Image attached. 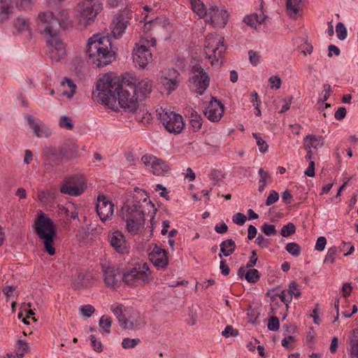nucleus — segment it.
<instances>
[{
	"label": "nucleus",
	"mask_w": 358,
	"mask_h": 358,
	"mask_svg": "<svg viewBox=\"0 0 358 358\" xmlns=\"http://www.w3.org/2000/svg\"><path fill=\"white\" fill-rule=\"evenodd\" d=\"M232 220L236 224L243 225L247 220V217L243 213H237L235 215H234Z\"/></svg>",
	"instance_id": "obj_60"
},
{
	"label": "nucleus",
	"mask_w": 358,
	"mask_h": 358,
	"mask_svg": "<svg viewBox=\"0 0 358 358\" xmlns=\"http://www.w3.org/2000/svg\"><path fill=\"white\" fill-rule=\"evenodd\" d=\"M279 199L278 193L275 190H271L266 200V206H269L275 203Z\"/></svg>",
	"instance_id": "obj_59"
},
{
	"label": "nucleus",
	"mask_w": 358,
	"mask_h": 358,
	"mask_svg": "<svg viewBox=\"0 0 358 358\" xmlns=\"http://www.w3.org/2000/svg\"><path fill=\"white\" fill-rule=\"evenodd\" d=\"M138 99L146 98L152 92V81L148 78L143 79L134 86Z\"/></svg>",
	"instance_id": "obj_26"
},
{
	"label": "nucleus",
	"mask_w": 358,
	"mask_h": 358,
	"mask_svg": "<svg viewBox=\"0 0 358 358\" xmlns=\"http://www.w3.org/2000/svg\"><path fill=\"white\" fill-rule=\"evenodd\" d=\"M14 27L18 32L22 33L27 31L29 35H31L29 22L27 19L23 17H17L15 20Z\"/></svg>",
	"instance_id": "obj_38"
},
{
	"label": "nucleus",
	"mask_w": 358,
	"mask_h": 358,
	"mask_svg": "<svg viewBox=\"0 0 358 358\" xmlns=\"http://www.w3.org/2000/svg\"><path fill=\"white\" fill-rule=\"evenodd\" d=\"M152 53L145 45L136 43L133 49V60L141 68L145 67L152 61Z\"/></svg>",
	"instance_id": "obj_21"
},
{
	"label": "nucleus",
	"mask_w": 358,
	"mask_h": 358,
	"mask_svg": "<svg viewBox=\"0 0 358 358\" xmlns=\"http://www.w3.org/2000/svg\"><path fill=\"white\" fill-rule=\"evenodd\" d=\"M110 42L108 37L95 34L88 39L86 55L88 61L97 67L105 66L115 59V52L109 48Z\"/></svg>",
	"instance_id": "obj_1"
},
{
	"label": "nucleus",
	"mask_w": 358,
	"mask_h": 358,
	"mask_svg": "<svg viewBox=\"0 0 358 358\" xmlns=\"http://www.w3.org/2000/svg\"><path fill=\"white\" fill-rule=\"evenodd\" d=\"M271 87V88H275L279 89L281 85V79L278 76H271L268 80Z\"/></svg>",
	"instance_id": "obj_63"
},
{
	"label": "nucleus",
	"mask_w": 358,
	"mask_h": 358,
	"mask_svg": "<svg viewBox=\"0 0 358 358\" xmlns=\"http://www.w3.org/2000/svg\"><path fill=\"white\" fill-rule=\"evenodd\" d=\"M263 233L266 236H271L276 233L275 227L273 224L264 223L261 228Z\"/></svg>",
	"instance_id": "obj_57"
},
{
	"label": "nucleus",
	"mask_w": 358,
	"mask_h": 358,
	"mask_svg": "<svg viewBox=\"0 0 358 358\" xmlns=\"http://www.w3.org/2000/svg\"><path fill=\"white\" fill-rule=\"evenodd\" d=\"M123 87L120 78L115 74L106 73L96 83L97 97L102 103L112 107L117 101V94Z\"/></svg>",
	"instance_id": "obj_2"
},
{
	"label": "nucleus",
	"mask_w": 358,
	"mask_h": 358,
	"mask_svg": "<svg viewBox=\"0 0 358 358\" xmlns=\"http://www.w3.org/2000/svg\"><path fill=\"white\" fill-rule=\"evenodd\" d=\"M265 19V16L263 14L258 15L257 13H252L247 15L244 17V22L252 27H256L257 24H262Z\"/></svg>",
	"instance_id": "obj_37"
},
{
	"label": "nucleus",
	"mask_w": 358,
	"mask_h": 358,
	"mask_svg": "<svg viewBox=\"0 0 358 358\" xmlns=\"http://www.w3.org/2000/svg\"><path fill=\"white\" fill-rule=\"evenodd\" d=\"M189 124L193 131H197L202 127V117L196 112L194 111L189 116Z\"/></svg>",
	"instance_id": "obj_40"
},
{
	"label": "nucleus",
	"mask_w": 358,
	"mask_h": 358,
	"mask_svg": "<svg viewBox=\"0 0 358 358\" xmlns=\"http://www.w3.org/2000/svg\"><path fill=\"white\" fill-rule=\"evenodd\" d=\"M236 248L235 242L232 239H227L220 243V253L219 257L222 258V255L228 257L234 253Z\"/></svg>",
	"instance_id": "obj_30"
},
{
	"label": "nucleus",
	"mask_w": 358,
	"mask_h": 358,
	"mask_svg": "<svg viewBox=\"0 0 358 358\" xmlns=\"http://www.w3.org/2000/svg\"><path fill=\"white\" fill-rule=\"evenodd\" d=\"M286 250L293 256L298 257L300 254V246L296 243H289L286 245Z\"/></svg>",
	"instance_id": "obj_49"
},
{
	"label": "nucleus",
	"mask_w": 358,
	"mask_h": 358,
	"mask_svg": "<svg viewBox=\"0 0 358 358\" xmlns=\"http://www.w3.org/2000/svg\"><path fill=\"white\" fill-rule=\"evenodd\" d=\"M180 83V80L167 79V77H161V83L167 90L168 94H171L173 91L176 90Z\"/></svg>",
	"instance_id": "obj_39"
},
{
	"label": "nucleus",
	"mask_w": 358,
	"mask_h": 358,
	"mask_svg": "<svg viewBox=\"0 0 358 358\" xmlns=\"http://www.w3.org/2000/svg\"><path fill=\"white\" fill-rule=\"evenodd\" d=\"M338 250L336 247H331L328 249L327 255L324 258V263L334 264Z\"/></svg>",
	"instance_id": "obj_44"
},
{
	"label": "nucleus",
	"mask_w": 358,
	"mask_h": 358,
	"mask_svg": "<svg viewBox=\"0 0 358 358\" xmlns=\"http://www.w3.org/2000/svg\"><path fill=\"white\" fill-rule=\"evenodd\" d=\"M153 280L148 264L136 262L128 266L122 274V281L130 287L144 286Z\"/></svg>",
	"instance_id": "obj_4"
},
{
	"label": "nucleus",
	"mask_w": 358,
	"mask_h": 358,
	"mask_svg": "<svg viewBox=\"0 0 358 358\" xmlns=\"http://www.w3.org/2000/svg\"><path fill=\"white\" fill-rule=\"evenodd\" d=\"M37 196L40 203L46 204L55 198V192L51 189L38 190Z\"/></svg>",
	"instance_id": "obj_36"
},
{
	"label": "nucleus",
	"mask_w": 358,
	"mask_h": 358,
	"mask_svg": "<svg viewBox=\"0 0 358 358\" xmlns=\"http://www.w3.org/2000/svg\"><path fill=\"white\" fill-rule=\"evenodd\" d=\"M252 136L256 140L259 152H266L268 148L267 143L258 134L253 133Z\"/></svg>",
	"instance_id": "obj_43"
},
{
	"label": "nucleus",
	"mask_w": 358,
	"mask_h": 358,
	"mask_svg": "<svg viewBox=\"0 0 358 358\" xmlns=\"http://www.w3.org/2000/svg\"><path fill=\"white\" fill-rule=\"evenodd\" d=\"M296 231V227L293 223H288L282 227L280 231V234L283 237H288L294 234Z\"/></svg>",
	"instance_id": "obj_45"
},
{
	"label": "nucleus",
	"mask_w": 358,
	"mask_h": 358,
	"mask_svg": "<svg viewBox=\"0 0 358 358\" xmlns=\"http://www.w3.org/2000/svg\"><path fill=\"white\" fill-rule=\"evenodd\" d=\"M222 334L225 337L236 336L238 335V331L234 329L231 326H227Z\"/></svg>",
	"instance_id": "obj_64"
},
{
	"label": "nucleus",
	"mask_w": 358,
	"mask_h": 358,
	"mask_svg": "<svg viewBox=\"0 0 358 358\" xmlns=\"http://www.w3.org/2000/svg\"><path fill=\"white\" fill-rule=\"evenodd\" d=\"M268 329L271 331H275L278 330L280 327V322L277 317L271 316L268 322Z\"/></svg>",
	"instance_id": "obj_55"
},
{
	"label": "nucleus",
	"mask_w": 358,
	"mask_h": 358,
	"mask_svg": "<svg viewBox=\"0 0 358 358\" xmlns=\"http://www.w3.org/2000/svg\"><path fill=\"white\" fill-rule=\"evenodd\" d=\"M149 259L158 269H164L169 265V258L166 250L157 245H152Z\"/></svg>",
	"instance_id": "obj_18"
},
{
	"label": "nucleus",
	"mask_w": 358,
	"mask_h": 358,
	"mask_svg": "<svg viewBox=\"0 0 358 358\" xmlns=\"http://www.w3.org/2000/svg\"><path fill=\"white\" fill-rule=\"evenodd\" d=\"M61 85L63 87L62 94L68 98H71L76 93V85L70 79L64 78L61 83Z\"/></svg>",
	"instance_id": "obj_34"
},
{
	"label": "nucleus",
	"mask_w": 358,
	"mask_h": 358,
	"mask_svg": "<svg viewBox=\"0 0 358 358\" xmlns=\"http://www.w3.org/2000/svg\"><path fill=\"white\" fill-rule=\"evenodd\" d=\"M159 118L165 129L170 133L178 134L184 129L185 122L182 117L173 111L161 108V112H159Z\"/></svg>",
	"instance_id": "obj_9"
},
{
	"label": "nucleus",
	"mask_w": 358,
	"mask_h": 358,
	"mask_svg": "<svg viewBox=\"0 0 358 358\" xmlns=\"http://www.w3.org/2000/svg\"><path fill=\"white\" fill-rule=\"evenodd\" d=\"M337 37L340 40H344L347 36V29L343 22H338L336 26Z\"/></svg>",
	"instance_id": "obj_52"
},
{
	"label": "nucleus",
	"mask_w": 358,
	"mask_h": 358,
	"mask_svg": "<svg viewBox=\"0 0 358 358\" xmlns=\"http://www.w3.org/2000/svg\"><path fill=\"white\" fill-rule=\"evenodd\" d=\"M124 316V319L120 324L122 328L131 329L141 326V319L138 313L127 308L125 309Z\"/></svg>",
	"instance_id": "obj_24"
},
{
	"label": "nucleus",
	"mask_w": 358,
	"mask_h": 358,
	"mask_svg": "<svg viewBox=\"0 0 358 358\" xmlns=\"http://www.w3.org/2000/svg\"><path fill=\"white\" fill-rule=\"evenodd\" d=\"M138 338H125L122 342V345L124 349L133 348L140 343Z\"/></svg>",
	"instance_id": "obj_50"
},
{
	"label": "nucleus",
	"mask_w": 358,
	"mask_h": 358,
	"mask_svg": "<svg viewBox=\"0 0 358 358\" xmlns=\"http://www.w3.org/2000/svg\"><path fill=\"white\" fill-rule=\"evenodd\" d=\"M304 143L306 149H317L323 145V141L321 136H316L315 135H308L304 138Z\"/></svg>",
	"instance_id": "obj_32"
},
{
	"label": "nucleus",
	"mask_w": 358,
	"mask_h": 358,
	"mask_svg": "<svg viewBox=\"0 0 358 358\" xmlns=\"http://www.w3.org/2000/svg\"><path fill=\"white\" fill-rule=\"evenodd\" d=\"M94 283V279L90 274L79 273L75 281V285L80 287H90Z\"/></svg>",
	"instance_id": "obj_35"
},
{
	"label": "nucleus",
	"mask_w": 358,
	"mask_h": 358,
	"mask_svg": "<svg viewBox=\"0 0 358 358\" xmlns=\"http://www.w3.org/2000/svg\"><path fill=\"white\" fill-rule=\"evenodd\" d=\"M13 4L11 1L0 0V23L7 20L12 13Z\"/></svg>",
	"instance_id": "obj_31"
},
{
	"label": "nucleus",
	"mask_w": 358,
	"mask_h": 358,
	"mask_svg": "<svg viewBox=\"0 0 358 358\" xmlns=\"http://www.w3.org/2000/svg\"><path fill=\"white\" fill-rule=\"evenodd\" d=\"M192 10L199 16L200 18H205L208 15V11L204 3L201 0H189Z\"/></svg>",
	"instance_id": "obj_33"
},
{
	"label": "nucleus",
	"mask_w": 358,
	"mask_h": 358,
	"mask_svg": "<svg viewBox=\"0 0 358 358\" xmlns=\"http://www.w3.org/2000/svg\"><path fill=\"white\" fill-rule=\"evenodd\" d=\"M248 55L250 63L254 66L257 65L260 59L259 54L257 52L251 50L248 52Z\"/></svg>",
	"instance_id": "obj_61"
},
{
	"label": "nucleus",
	"mask_w": 358,
	"mask_h": 358,
	"mask_svg": "<svg viewBox=\"0 0 358 358\" xmlns=\"http://www.w3.org/2000/svg\"><path fill=\"white\" fill-rule=\"evenodd\" d=\"M34 0H16L15 5L22 10H29L31 8Z\"/></svg>",
	"instance_id": "obj_56"
},
{
	"label": "nucleus",
	"mask_w": 358,
	"mask_h": 358,
	"mask_svg": "<svg viewBox=\"0 0 358 358\" xmlns=\"http://www.w3.org/2000/svg\"><path fill=\"white\" fill-rule=\"evenodd\" d=\"M59 13L61 17V19L59 20V23L58 24V25H59L60 27H62L64 25L67 26V25L71 24V21L69 18V13L66 10H62L59 11Z\"/></svg>",
	"instance_id": "obj_51"
},
{
	"label": "nucleus",
	"mask_w": 358,
	"mask_h": 358,
	"mask_svg": "<svg viewBox=\"0 0 358 358\" xmlns=\"http://www.w3.org/2000/svg\"><path fill=\"white\" fill-rule=\"evenodd\" d=\"M349 340V348L348 350L350 357L358 358V328L351 331Z\"/></svg>",
	"instance_id": "obj_28"
},
{
	"label": "nucleus",
	"mask_w": 358,
	"mask_h": 358,
	"mask_svg": "<svg viewBox=\"0 0 358 358\" xmlns=\"http://www.w3.org/2000/svg\"><path fill=\"white\" fill-rule=\"evenodd\" d=\"M29 125L34 130L35 135L39 138H47L51 135V131L48 127L43 124H39L36 122L32 116L27 117Z\"/></svg>",
	"instance_id": "obj_25"
},
{
	"label": "nucleus",
	"mask_w": 358,
	"mask_h": 358,
	"mask_svg": "<svg viewBox=\"0 0 358 358\" xmlns=\"http://www.w3.org/2000/svg\"><path fill=\"white\" fill-rule=\"evenodd\" d=\"M229 19V15L226 10H220L217 6H212L209 8L206 22L210 23L215 27H224Z\"/></svg>",
	"instance_id": "obj_17"
},
{
	"label": "nucleus",
	"mask_w": 358,
	"mask_h": 358,
	"mask_svg": "<svg viewBox=\"0 0 358 358\" xmlns=\"http://www.w3.org/2000/svg\"><path fill=\"white\" fill-rule=\"evenodd\" d=\"M238 275L241 278L244 276L246 280L250 283L257 282L260 278L259 273L257 269L246 268V266H242L238 269Z\"/></svg>",
	"instance_id": "obj_27"
},
{
	"label": "nucleus",
	"mask_w": 358,
	"mask_h": 358,
	"mask_svg": "<svg viewBox=\"0 0 358 358\" xmlns=\"http://www.w3.org/2000/svg\"><path fill=\"white\" fill-rule=\"evenodd\" d=\"M59 19L51 11L40 13L36 19L38 29L41 34L48 37L58 35Z\"/></svg>",
	"instance_id": "obj_8"
},
{
	"label": "nucleus",
	"mask_w": 358,
	"mask_h": 358,
	"mask_svg": "<svg viewBox=\"0 0 358 358\" xmlns=\"http://www.w3.org/2000/svg\"><path fill=\"white\" fill-rule=\"evenodd\" d=\"M87 188V182L82 176L66 177L60 191L63 194L73 196L81 195Z\"/></svg>",
	"instance_id": "obj_12"
},
{
	"label": "nucleus",
	"mask_w": 358,
	"mask_h": 358,
	"mask_svg": "<svg viewBox=\"0 0 358 358\" xmlns=\"http://www.w3.org/2000/svg\"><path fill=\"white\" fill-rule=\"evenodd\" d=\"M141 161L155 176H162L169 170V166L164 160L152 155H143L141 157Z\"/></svg>",
	"instance_id": "obj_15"
},
{
	"label": "nucleus",
	"mask_w": 358,
	"mask_h": 358,
	"mask_svg": "<svg viewBox=\"0 0 358 358\" xmlns=\"http://www.w3.org/2000/svg\"><path fill=\"white\" fill-rule=\"evenodd\" d=\"M79 311L83 316L90 317L95 312V308L92 305L88 304V305L82 306L79 308Z\"/></svg>",
	"instance_id": "obj_54"
},
{
	"label": "nucleus",
	"mask_w": 358,
	"mask_h": 358,
	"mask_svg": "<svg viewBox=\"0 0 358 358\" xmlns=\"http://www.w3.org/2000/svg\"><path fill=\"white\" fill-rule=\"evenodd\" d=\"M101 10L102 4L99 0H85L78 3V11L80 23L86 27L94 21Z\"/></svg>",
	"instance_id": "obj_7"
},
{
	"label": "nucleus",
	"mask_w": 358,
	"mask_h": 358,
	"mask_svg": "<svg viewBox=\"0 0 358 358\" xmlns=\"http://www.w3.org/2000/svg\"><path fill=\"white\" fill-rule=\"evenodd\" d=\"M110 245L114 250L122 255L127 254L129 252V247L126 241L124 234L120 231H115L108 236Z\"/></svg>",
	"instance_id": "obj_23"
},
{
	"label": "nucleus",
	"mask_w": 358,
	"mask_h": 358,
	"mask_svg": "<svg viewBox=\"0 0 358 358\" xmlns=\"http://www.w3.org/2000/svg\"><path fill=\"white\" fill-rule=\"evenodd\" d=\"M120 106L129 112H135L138 108V99L133 85H123L117 94Z\"/></svg>",
	"instance_id": "obj_11"
},
{
	"label": "nucleus",
	"mask_w": 358,
	"mask_h": 358,
	"mask_svg": "<svg viewBox=\"0 0 358 358\" xmlns=\"http://www.w3.org/2000/svg\"><path fill=\"white\" fill-rule=\"evenodd\" d=\"M90 340L92 343V346L94 350L98 352H101L103 351V345L101 342L96 338L94 335L90 336Z\"/></svg>",
	"instance_id": "obj_58"
},
{
	"label": "nucleus",
	"mask_w": 358,
	"mask_h": 358,
	"mask_svg": "<svg viewBox=\"0 0 358 358\" xmlns=\"http://www.w3.org/2000/svg\"><path fill=\"white\" fill-rule=\"evenodd\" d=\"M327 244V239L324 236H320L316 241L315 249L317 251L324 250Z\"/></svg>",
	"instance_id": "obj_62"
},
{
	"label": "nucleus",
	"mask_w": 358,
	"mask_h": 358,
	"mask_svg": "<svg viewBox=\"0 0 358 358\" xmlns=\"http://www.w3.org/2000/svg\"><path fill=\"white\" fill-rule=\"evenodd\" d=\"M29 346L26 342L21 340L17 341V348L16 355L17 357L22 358L26 352H28Z\"/></svg>",
	"instance_id": "obj_47"
},
{
	"label": "nucleus",
	"mask_w": 358,
	"mask_h": 358,
	"mask_svg": "<svg viewBox=\"0 0 358 358\" xmlns=\"http://www.w3.org/2000/svg\"><path fill=\"white\" fill-rule=\"evenodd\" d=\"M96 208L101 221L105 222L112 218L114 204L104 195L98 196Z\"/></svg>",
	"instance_id": "obj_19"
},
{
	"label": "nucleus",
	"mask_w": 358,
	"mask_h": 358,
	"mask_svg": "<svg viewBox=\"0 0 358 358\" xmlns=\"http://www.w3.org/2000/svg\"><path fill=\"white\" fill-rule=\"evenodd\" d=\"M112 324V319L108 315H103L99 320V327L106 333H110V328Z\"/></svg>",
	"instance_id": "obj_42"
},
{
	"label": "nucleus",
	"mask_w": 358,
	"mask_h": 358,
	"mask_svg": "<svg viewBox=\"0 0 358 358\" xmlns=\"http://www.w3.org/2000/svg\"><path fill=\"white\" fill-rule=\"evenodd\" d=\"M162 77H167V79L180 80V73L174 69H167L163 72Z\"/></svg>",
	"instance_id": "obj_53"
},
{
	"label": "nucleus",
	"mask_w": 358,
	"mask_h": 358,
	"mask_svg": "<svg viewBox=\"0 0 358 358\" xmlns=\"http://www.w3.org/2000/svg\"><path fill=\"white\" fill-rule=\"evenodd\" d=\"M131 16L126 12L114 15L110 22L111 34L115 38H120L129 24Z\"/></svg>",
	"instance_id": "obj_14"
},
{
	"label": "nucleus",
	"mask_w": 358,
	"mask_h": 358,
	"mask_svg": "<svg viewBox=\"0 0 358 358\" xmlns=\"http://www.w3.org/2000/svg\"><path fill=\"white\" fill-rule=\"evenodd\" d=\"M103 280L108 287L115 288L118 282V268L110 262L101 263Z\"/></svg>",
	"instance_id": "obj_22"
},
{
	"label": "nucleus",
	"mask_w": 358,
	"mask_h": 358,
	"mask_svg": "<svg viewBox=\"0 0 358 358\" xmlns=\"http://www.w3.org/2000/svg\"><path fill=\"white\" fill-rule=\"evenodd\" d=\"M34 229L36 234L43 241L45 250L48 255H54L55 249L53 242L57 236L54 222L40 210L34 220Z\"/></svg>",
	"instance_id": "obj_3"
},
{
	"label": "nucleus",
	"mask_w": 358,
	"mask_h": 358,
	"mask_svg": "<svg viewBox=\"0 0 358 358\" xmlns=\"http://www.w3.org/2000/svg\"><path fill=\"white\" fill-rule=\"evenodd\" d=\"M125 309L126 308L124 307V306L120 303H114L110 306V310L116 316L120 324L124 319Z\"/></svg>",
	"instance_id": "obj_41"
},
{
	"label": "nucleus",
	"mask_w": 358,
	"mask_h": 358,
	"mask_svg": "<svg viewBox=\"0 0 358 358\" xmlns=\"http://www.w3.org/2000/svg\"><path fill=\"white\" fill-rule=\"evenodd\" d=\"M120 217L125 222V229L131 235L141 234L145 229V212L140 210H132L129 208H121Z\"/></svg>",
	"instance_id": "obj_6"
},
{
	"label": "nucleus",
	"mask_w": 358,
	"mask_h": 358,
	"mask_svg": "<svg viewBox=\"0 0 358 358\" xmlns=\"http://www.w3.org/2000/svg\"><path fill=\"white\" fill-rule=\"evenodd\" d=\"M50 57L52 60L58 62L66 55V45L57 36H50L47 39Z\"/></svg>",
	"instance_id": "obj_16"
},
{
	"label": "nucleus",
	"mask_w": 358,
	"mask_h": 358,
	"mask_svg": "<svg viewBox=\"0 0 358 358\" xmlns=\"http://www.w3.org/2000/svg\"><path fill=\"white\" fill-rule=\"evenodd\" d=\"M154 208V205L148 199L146 192L140 188H135L133 192L127 194L126 201L122 208H129L130 210H140L144 211L145 206Z\"/></svg>",
	"instance_id": "obj_10"
},
{
	"label": "nucleus",
	"mask_w": 358,
	"mask_h": 358,
	"mask_svg": "<svg viewBox=\"0 0 358 358\" xmlns=\"http://www.w3.org/2000/svg\"><path fill=\"white\" fill-rule=\"evenodd\" d=\"M192 76L191 82L195 87L196 93L203 94L210 84V78L208 73L200 66L194 65L192 69Z\"/></svg>",
	"instance_id": "obj_13"
},
{
	"label": "nucleus",
	"mask_w": 358,
	"mask_h": 358,
	"mask_svg": "<svg viewBox=\"0 0 358 358\" xmlns=\"http://www.w3.org/2000/svg\"><path fill=\"white\" fill-rule=\"evenodd\" d=\"M224 106L222 102L215 97H212L203 113L210 121L219 122L224 114Z\"/></svg>",
	"instance_id": "obj_20"
},
{
	"label": "nucleus",
	"mask_w": 358,
	"mask_h": 358,
	"mask_svg": "<svg viewBox=\"0 0 358 358\" xmlns=\"http://www.w3.org/2000/svg\"><path fill=\"white\" fill-rule=\"evenodd\" d=\"M302 0H287L286 12L292 18L296 19L299 15L301 10V2Z\"/></svg>",
	"instance_id": "obj_29"
},
{
	"label": "nucleus",
	"mask_w": 358,
	"mask_h": 358,
	"mask_svg": "<svg viewBox=\"0 0 358 358\" xmlns=\"http://www.w3.org/2000/svg\"><path fill=\"white\" fill-rule=\"evenodd\" d=\"M225 50L224 38L217 34H210L206 37L204 52L214 68L222 64V55Z\"/></svg>",
	"instance_id": "obj_5"
},
{
	"label": "nucleus",
	"mask_w": 358,
	"mask_h": 358,
	"mask_svg": "<svg viewBox=\"0 0 358 358\" xmlns=\"http://www.w3.org/2000/svg\"><path fill=\"white\" fill-rule=\"evenodd\" d=\"M59 125L60 127L65 128L68 130H72L74 127L72 120L67 116H62L60 117Z\"/></svg>",
	"instance_id": "obj_46"
},
{
	"label": "nucleus",
	"mask_w": 358,
	"mask_h": 358,
	"mask_svg": "<svg viewBox=\"0 0 358 358\" xmlns=\"http://www.w3.org/2000/svg\"><path fill=\"white\" fill-rule=\"evenodd\" d=\"M287 291L288 295L292 298V296H294L295 297H299L301 296V290L299 286L294 281L290 282L289 285V288Z\"/></svg>",
	"instance_id": "obj_48"
}]
</instances>
